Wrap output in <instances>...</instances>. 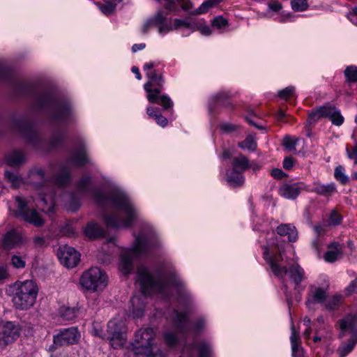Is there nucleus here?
Segmentation results:
<instances>
[{
    "label": "nucleus",
    "mask_w": 357,
    "mask_h": 357,
    "mask_svg": "<svg viewBox=\"0 0 357 357\" xmlns=\"http://www.w3.org/2000/svg\"><path fill=\"white\" fill-rule=\"evenodd\" d=\"M96 202L102 206H110L120 215H106L104 218L107 227L116 229H128L139 218V211L128 196L121 190L115 189L107 195L99 192H92Z\"/></svg>",
    "instance_id": "obj_1"
},
{
    "label": "nucleus",
    "mask_w": 357,
    "mask_h": 357,
    "mask_svg": "<svg viewBox=\"0 0 357 357\" xmlns=\"http://www.w3.org/2000/svg\"><path fill=\"white\" fill-rule=\"evenodd\" d=\"M137 275L143 296H135L130 300V310L134 318L143 317L145 309L143 299L146 295L158 292L167 297L169 294L174 290H182L183 286L181 282L169 283L161 278L155 279L144 266L138 267Z\"/></svg>",
    "instance_id": "obj_2"
},
{
    "label": "nucleus",
    "mask_w": 357,
    "mask_h": 357,
    "mask_svg": "<svg viewBox=\"0 0 357 357\" xmlns=\"http://www.w3.org/2000/svg\"><path fill=\"white\" fill-rule=\"evenodd\" d=\"M29 182L36 188H40L38 200L36 206L40 208L45 213H51L54 208V196L52 192V184L62 186L67 184L70 180V175L64 167H59V172L54 179L48 176L41 167H36L29 173Z\"/></svg>",
    "instance_id": "obj_3"
},
{
    "label": "nucleus",
    "mask_w": 357,
    "mask_h": 357,
    "mask_svg": "<svg viewBox=\"0 0 357 357\" xmlns=\"http://www.w3.org/2000/svg\"><path fill=\"white\" fill-rule=\"evenodd\" d=\"M158 245V242L155 234H151L149 236L143 233L139 234L135 238L132 248L122 252L119 263V271L125 275H129L133 268V259L146 255Z\"/></svg>",
    "instance_id": "obj_4"
},
{
    "label": "nucleus",
    "mask_w": 357,
    "mask_h": 357,
    "mask_svg": "<svg viewBox=\"0 0 357 357\" xmlns=\"http://www.w3.org/2000/svg\"><path fill=\"white\" fill-rule=\"evenodd\" d=\"M264 258L268 262L274 275L282 280L288 275L291 281L298 286L303 280L305 273L303 269L296 263L289 264L284 261V254L269 256L268 250L264 248Z\"/></svg>",
    "instance_id": "obj_5"
},
{
    "label": "nucleus",
    "mask_w": 357,
    "mask_h": 357,
    "mask_svg": "<svg viewBox=\"0 0 357 357\" xmlns=\"http://www.w3.org/2000/svg\"><path fill=\"white\" fill-rule=\"evenodd\" d=\"M12 302L15 307L20 310H26L35 303L38 288L33 280L16 282L10 286Z\"/></svg>",
    "instance_id": "obj_6"
},
{
    "label": "nucleus",
    "mask_w": 357,
    "mask_h": 357,
    "mask_svg": "<svg viewBox=\"0 0 357 357\" xmlns=\"http://www.w3.org/2000/svg\"><path fill=\"white\" fill-rule=\"evenodd\" d=\"M155 331L151 328H140L135 334L134 342L132 343L130 352L135 356L165 357V354L161 350L155 349Z\"/></svg>",
    "instance_id": "obj_7"
},
{
    "label": "nucleus",
    "mask_w": 357,
    "mask_h": 357,
    "mask_svg": "<svg viewBox=\"0 0 357 357\" xmlns=\"http://www.w3.org/2000/svg\"><path fill=\"white\" fill-rule=\"evenodd\" d=\"M172 322V331H167L164 333L166 344L169 346L174 345L178 340L180 335L186 334L190 329V323L186 312L174 310L170 316Z\"/></svg>",
    "instance_id": "obj_8"
},
{
    "label": "nucleus",
    "mask_w": 357,
    "mask_h": 357,
    "mask_svg": "<svg viewBox=\"0 0 357 357\" xmlns=\"http://www.w3.org/2000/svg\"><path fill=\"white\" fill-rule=\"evenodd\" d=\"M340 335L351 334V339L347 343L342 344L337 349L340 357H345L354 349L357 342V317L355 315H347L340 321Z\"/></svg>",
    "instance_id": "obj_9"
},
{
    "label": "nucleus",
    "mask_w": 357,
    "mask_h": 357,
    "mask_svg": "<svg viewBox=\"0 0 357 357\" xmlns=\"http://www.w3.org/2000/svg\"><path fill=\"white\" fill-rule=\"evenodd\" d=\"M79 282L86 290L101 291L107 284V276L100 268L92 267L83 273Z\"/></svg>",
    "instance_id": "obj_10"
},
{
    "label": "nucleus",
    "mask_w": 357,
    "mask_h": 357,
    "mask_svg": "<svg viewBox=\"0 0 357 357\" xmlns=\"http://www.w3.org/2000/svg\"><path fill=\"white\" fill-rule=\"evenodd\" d=\"M15 202L17 210L15 212L16 217L21 218L25 222L32 224L36 227L44 225V220L35 209L30 199H24L22 197H16Z\"/></svg>",
    "instance_id": "obj_11"
},
{
    "label": "nucleus",
    "mask_w": 357,
    "mask_h": 357,
    "mask_svg": "<svg viewBox=\"0 0 357 357\" xmlns=\"http://www.w3.org/2000/svg\"><path fill=\"white\" fill-rule=\"evenodd\" d=\"M321 118H328L336 126H342L344 121L340 110L329 103L320 106L312 112L309 114L308 122L312 124Z\"/></svg>",
    "instance_id": "obj_12"
},
{
    "label": "nucleus",
    "mask_w": 357,
    "mask_h": 357,
    "mask_svg": "<svg viewBox=\"0 0 357 357\" xmlns=\"http://www.w3.org/2000/svg\"><path fill=\"white\" fill-rule=\"evenodd\" d=\"M107 339L114 349L121 348L126 340V324L121 318H114L107 324Z\"/></svg>",
    "instance_id": "obj_13"
},
{
    "label": "nucleus",
    "mask_w": 357,
    "mask_h": 357,
    "mask_svg": "<svg viewBox=\"0 0 357 357\" xmlns=\"http://www.w3.org/2000/svg\"><path fill=\"white\" fill-rule=\"evenodd\" d=\"M0 82L7 83L15 89H26L31 86L29 80L13 74L10 69L0 61Z\"/></svg>",
    "instance_id": "obj_14"
},
{
    "label": "nucleus",
    "mask_w": 357,
    "mask_h": 357,
    "mask_svg": "<svg viewBox=\"0 0 357 357\" xmlns=\"http://www.w3.org/2000/svg\"><path fill=\"white\" fill-rule=\"evenodd\" d=\"M79 337L80 335L76 327L64 328L54 336L53 345L50 349H53L56 347L75 344L78 342Z\"/></svg>",
    "instance_id": "obj_15"
},
{
    "label": "nucleus",
    "mask_w": 357,
    "mask_h": 357,
    "mask_svg": "<svg viewBox=\"0 0 357 357\" xmlns=\"http://www.w3.org/2000/svg\"><path fill=\"white\" fill-rule=\"evenodd\" d=\"M20 328L12 321L0 323V347L13 342L20 335Z\"/></svg>",
    "instance_id": "obj_16"
},
{
    "label": "nucleus",
    "mask_w": 357,
    "mask_h": 357,
    "mask_svg": "<svg viewBox=\"0 0 357 357\" xmlns=\"http://www.w3.org/2000/svg\"><path fill=\"white\" fill-rule=\"evenodd\" d=\"M57 256L61 263L67 268L76 266L80 260V254L75 248L66 245L58 249Z\"/></svg>",
    "instance_id": "obj_17"
},
{
    "label": "nucleus",
    "mask_w": 357,
    "mask_h": 357,
    "mask_svg": "<svg viewBox=\"0 0 357 357\" xmlns=\"http://www.w3.org/2000/svg\"><path fill=\"white\" fill-rule=\"evenodd\" d=\"M196 351H198L199 357H211L213 354L211 344L206 341H202L197 346H185L181 357H192Z\"/></svg>",
    "instance_id": "obj_18"
},
{
    "label": "nucleus",
    "mask_w": 357,
    "mask_h": 357,
    "mask_svg": "<svg viewBox=\"0 0 357 357\" xmlns=\"http://www.w3.org/2000/svg\"><path fill=\"white\" fill-rule=\"evenodd\" d=\"M304 183H284L279 189V194L285 199H294L296 198L302 190L305 189Z\"/></svg>",
    "instance_id": "obj_19"
},
{
    "label": "nucleus",
    "mask_w": 357,
    "mask_h": 357,
    "mask_svg": "<svg viewBox=\"0 0 357 357\" xmlns=\"http://www.w3.org/2000/svg\"><path fill=\"white\" fill-rule=\"evenodd\" d=\"M153 67L154 63L153 62L146 63L144 66V70L149 78V81L144 85L145 89H148L149 87L162 86V77L153 70Z\"/></svg>",
    "instance_id": "obj_20"
},
{
    "label": "nucleus",
    "mask_w": 357,
    "mask_h": 357,
    "mask_svg": "<svg viewBox=\"0 0 357 357\" xmlns=\"http://www.w3.org/2000/svg\"><path fill=\"white\" fill-rule=\"evenodd\" d=\"M326 298V288L314 287L311 289L310 297L307 299V307L310 310H314V305L317 303H322Z\"/></svg>",
    "instance_id": "obj_21"
},
{
    "label": "nucleus",
    "mask_w": 357,
    "mask_h": 357,
    "mask_svg": "<svg viewBox=\"0 0 357 357\" xmlns=\"http://www.w3.org/2000/svg\"><path fill=\"white\" fill-rule=\"evenodd\" d=\"M147 98L153 103L160 104L165 109L170 108L172 106V102L167 96L160 94V91H148Z\"/></svg>",
    "instance_id": "obj_22"
},
{
    "label": "nucleus",
    "mask_w": 357,
    "mask_h": 357,
    "mask_svg": "<svg viewBox=\"0 0 357 357\" xmlns=\"http://www.w3.org/2000/svg\"><path fill=\"white\" fill-rule=\"evenodd\" d=\"M22 242L20 235L14 230L6 234L3 239V245L6 249H12L19 245Z\"/></svg>",
    "instance_id": "obj_23"
},
{
    "label": "nucleus",
    "mask_w": 357,
    "mask_h": 357,
    "mask_svg": "<svg viewBox=\"0 0 357 357\" xmlns=\"http://www.w3.org/2000/svg\"><path fill=\"white\" fill-rule=\"evenodd\" d=\"M276 231L280 236H287L289 241L291 242H295L297 240V231L292 225L282 224L277 227Z\"/></svg>",
    "instance_id": "obj_24"
},
{
    "label": "nucleus",
    "mask_w": 357,
    "mask_h": 357,
    "mask_svg": "<svg viewBox=\"0 0 357 357\" xmlns=\"http://www.w3.org/2000/svg\"><path fill=\"white\" fill-rule=\"evenodd\" d=\"M231 167L232 171L243 174L246 169L251 167V165L249 163V160L241 154L232 159Z\"/></svg>",
    "instance_id": "obj_25"
},
{
    "label": "nucleus",
    "mask_w": 357,
    "mask_h": 357,
    "mask_svg": "<svg viewBox=\"0 0 357 357\" xmlns=\"http://www.w3.org/2000/svg\"><path fill=\"white\" fill-rule=\"evenodd\" d=\"M70 162L76 166H84L90 163L85 149L82 148L74 151L71 155Z\"/></svg>",
    "instance_id": "obj_26"
},
{
    "label": "nucleus",
    "mask_w": 357,
    "mask_h": 357,
    "mask_svg": "<svg viewBox=\"0 0 357 357\" xmlns=\"http://www.w3.org/2000/svg\"><path fill=\"white\" fill-rule=\"evenodd\" d=\"M84 235L91 239H96L103 235V229L94 222H89L84 229Z\"/></svg>",
    "instance_id": "obj_27"
},
{
    "label": "nucleus",
    "mask_w": 357,
    "mask_h": 357,
    "mask_svg": "<svg viewBox=\"0 0 357 357\" xmlns=\"http://www.w3.org/2000/svg\"><path fill=\"white\" fill-rule=\"evenodd\" d=\"M329 250L324 255V259L327 262H333L342 256V250L340 248V244L337 243H333L328 246Z\"/></svg>",
    "instance_id": "obj_28"
},
{
    "label": "nucleus",
    "mask_w": 357,
    "mask_h": 357,
    "mask_svg": "<svg viewBox=\"0 0 357 357\" xmlns=\"http://www.w3.org/2000/svg\"><path fill=\"white\" fill-rule=\"evenodd\" d=\"M24 161V154L22 151H14L6 156V162L10 167L19 166Z\"/></svg>",
    "instance_id": "obj_29"
},
{
    "label": "nucleus",
    "mask_w": 357,
    "mask_h": 357,
    "mask_svg": "<svg viewBox=\"0 0 357 357\" xmlns=\"http://www.w3.org/2000/svg\"><path fill=\"white\" fill-rule=\"evenodd\" d=\"M313 191L324 197H330L336 192V186L334 183L324 184H317Z\"/></svg>",
    "instance_id": "obj_30"
},
{
    "label": "nucleus",
    "mask_w": 357,
    "mask_h": 357,
    "mask_svg": "<svg viewBox=\"0 0 357 357\" xmlns=\"http://www.w3.org/2000/svg\"><path fill=\"white\" fill-rule=\"evenodd\" d=\"M72 114V109L70 104L59 105L53 116L55 120H66Z\"/></svg>",
    "instance_id": "obj_31"
},
{
    "label": "nucleus",
    "mask_w": 357,
    "mask_h": 357,
    "mask_svg": "<svg viewBox=\"0 0 357 357\" xmlns=\"http://www.w3.org/2000/svg\"><path fill=\"white\" fill-rule=\"evenodd\" d=\"M163 20V15L162 11H158L155 15L147 20L142 27L143 33H147L151 28L156 26V23H161Z\"/></svg>",
    "instance_id": "obj_32"
},
{
    "label": "nucleus",
    "mask_w": 357,
    "mask_h": 357,
    "mask_svg": "<svg viewBox=\"0 0 357 357\" xmlns=\"http://www.w3.org/2000/svg\"><path fill=\"white\" fill-rule=\"evenodd\" d=\"M227 180L230 186L238 187L244 183V176L242 173L231 170L228 174Z\"/></svg>",
    "instance_id": "obj_33"
},
{
    "label": "nucleus",
    "mask_w": 357,
    "mask_h": 357,
    "mask_svg": "<svg viewBox=\"0 0 357 357\" xmlns=\"http://www.w3.org/2000/svg\"><path fill=\"white\" fill-rule=\"evenodd\" d=\"M59 314L63 320L72 321L77 315V310L75 307L62 306L59 309Z\"/></svg>",
    "instance_id": "obj_34"
},
{
    "label": "nucleus",
    "mask_w": 357,
    "mask_h": 357,
    "mask_svg": "<svg viewBox=\"0 0 357 357\" xmlns=\"http://www.w3.org/2000/svg\"><path fill=\"white\" fill-rule=\"evenodd\" d=\"M20 132L29 142L31 143L33 146H37V142L39 141L38 135L30 126H26Z\"/></svg>",
    "instance_id": "obj_35"
},
{
    "label": "nucleus",
    "mask_w": 357,
    "mask_h": 357,
    "mask_svg": "<svg viewBox=\"0 0 357 357\" xmlns=\"http://www.w3.org/2000/svg\"><path fill=\"white\" fill-rule=\"evenodd\" d=\"M93 3L98 7L100 12L105 15L113 13L116 9V4L109 0H105L103 3L95 1Z\"/></svg>",
    "instance_id": "obj_36"
},
{
    "label": "nucleus",
    "mask_w": 357,
    "mask_h": 357,
    "mask_svg": "<svg viewBox=\"0 0 357 357\" xmlns=\"http://www.w3.org/2000/svg\"><path fill=\"white\" fill-rule=\"evenodd\" d=\"M222 0H207L202 3V5L191 13L193 15H200L205 13L210 8L218 4Z\"/></svg>",
    "instance_id": "obj_37"
},
{
    "label": "nucleus",
    "mask_w": 357,
    "mask_h": 357,
    "mask_svg": "<svg viewBox=\"0 0 357 357\" xmlns=\"http://www.w3.org/2000/svg\"><path fill=\"white\" fill-rule=\"evenodd\" d=\"M199 31L202 35L209 36L211 34V29L201 20H193L192 31Z\"/></svg>",
    "instance_id": "obj_38"
},
{
    "label": "nucleus",
    "mask_w": 357,
    "mask_h": 357,
    "mask_svg": "<svg viewBox=\"0 0 357 357\" xmlns=\"http://www.w3.org/2000/svg\"><path fill=\"white\" fill-rule=\"evenodd\" d=\"M238 146L244 150L254 151L257 148V144L252 136H248L243 141L239 142Z\"/></svg>",
    "instance_id": "obj_39"
},
{
    "label": "nucleus",
    "mask_w": 357,
    "mask_h": 357,
    "mask_svg": "<svg viewBox=\"0 0 357 357\" xmlns=\"http://www.w3.org/2000/svg\"><path fill=\"white\" fill-rule=\"evenodd\" d=\"M6 178L15 188L19 187L23 183V180L16 174L10 172L8 170L5 172Z\"/></svg>",
    "instance_id": "obj_40"
},
{
    "label": "nucleus",
    "mask_w": 357,
    "mask_h": 357,
    "mask_svg": "<svg viewBox=\"0 0 357 357\" xmlns=\"http://www.w3.org/2000/svg\"><path fill=\"white\" fill-rule=\"evenodd\" d=\"M334 176L342 184L347 183L349 181V177L344 174V168L341 165L335 167Z\"/></svg>",
    "instance_id": "obj_41"
},
{
    "label": "nucleus",
    "mask_w": 357,
    "mask_h": 357,
    "mask_svg": "<svg viewBox=\"0 0 357 357\" xmlns=\"http://www.w3.org/2000/svg\"><path fill=\"white\" fill-rule=\"evenodd\" d=\"M342 301L341 295H335L330 298L325 305L326 308L329 310H335Z\"/></svg>",
    "instance_id": "obj_42"
},
{
    "label": "nucleus",
    "mask_w": 357,
    "mask_h": 357,
    "mask_svg": "<svg viewBox=\"0 0 357 357\" xmlns=\"http://www.w3.org/2000/svg\"><path fill=\"white\" fill-rule=\"evenodd\" d=\"M344 75L348 82H355L357 81V66H348L344 70Z\"/></svg>",
    "instance_id": "obj_43"
},
{
    "label": "nucleus",
    "mask_w": 357,
    "mask_h": 357,
    "mask_svg": "<svg viewBox=\"0 0 357 357\" xmlns=\"http://www.w3.org/2000/svg\"><path fill=\"white\" fill-rule=\"evenodd\" d=\"M91 178L84 177L77 183V190L81 193L90 192Z\"/></svg>",
    "instance_id": "obj_44"
},
{
    "label": "nucleus",
    "mask_w": 357,
    "mask_h": 357,
    "mask_svg": "<svg viewBox=\"0 0 357 357\" xmlns=\"http://www.w3.org/2000/svg\"><path fill=\"white\" fill-rule=\"evenodd\" d=\"M291 6L292 9L296 12L304 11L308 7L307 0H292Z\"/></svg>",
    "instance_id": "obj_45"
},
{
    "label": "nucleus",
    "mask_w": 357,
    "mask_h": 357,
    "mask_svg": "<svg viewBox=\"0 0 357 357\" xmlns=\"http://www.w3.org/2000/svg\"><path fill=\"white\" fill-rule=\"evenodd\" d=\"M174 29H187L192 31L193 26V20L187 21L183 20L175 19L174 21Z\"/></svg>",
    "instance_id": "obj_46"
},
{
    "label": "nucleus",
    "mask_w": 357,
    "mask_h": 357,
    "mask_svg": "<svg viewBox=\"0 0 357 357\" xmlns=\"http://www.w3.org/2000/svg\"><path fill=\"white\" fill-rule=\"evenodd\" d=\"M158 26V32L160 34L164 35L174 29V26L171 22H165V17L163 15V20L161 23H156Z\"/></svg>",
    "instance_id": "obj_47"
},
{
    "label": "nucleus",
    "mask_w": 357,
    "mask_h": 357,
    "mask_svg": "<svg viewBox=\"0 0 357 357\" xmlns=\"http://www.w3.org/2000/svg\"><path fill=\"white\" fill-rule=\"evenodd\" d=\"M298 139L291 138L286 136L283 139V145L290 151H296V145L297 144Z\"/></svg>",
    "instance_id": "obj_48"
},
{
    "label": "nucleus",
    "mask_w": 357,
    "mask_h": 357,
    "mask_svg": "<svg viewBox=\"0 0 357 357\" xmlns=\"http://www.w3.org/2000/svg\"><path fill=\"white\" fill-rule=\"evenodd\" d=\"M12 265L16 268H23L26 266V261L23 258L17 255H14L11 257Z\"/></svg>",
    "instance_id": "obj_49"
},
{
    "label": "nucleus",
    "mask_w": 357,
    "mask_h": 357,
    "mask_svg": "<svg viewBox=\"0 0 357 357\" xmlns=\"http://www.w3.org/2000/svg\"><path fill=\"white\" fill-rule=\"evenodd\" d=\"M220 128L224 133L229 134L237 131L239 127L230 123H223L220 125Z\"/></svg>",
    "instance_id": "obj_50"
},
{
    "label": "nucleus",
    "mask_w": 357,
    "mask_h": 357,
    "mask_svg": "<svg viewBox=\"0 0 357 357\" xmlns=\"http://www.w3.org/2000/svg\"><path fill=\"white\" fill-rule=\"evenodd\" d=\"M227 20L222 16L213 19L212 25L218 29H222L227 26Z\"/></svg>",
    "instance_id": "obj_51"
},
{
    "label": "nucleus",
    "mask_w": 357,
    "mask_h": 357,
    "mask_svg": "<svg viewBox=\"0 0 357 357\" xmlns=\"http://www.w3.org/2000/svg\"><path fill=\"white\" fill-rule=\"evenodd\" d=\"M342 216L337 211L333 210L330 215V224L333 225H337L340 224Z\"/></svg>",
    "instance_id": "obj_52"
},
{
    "label": "nucleus",
    "mask_w": 357,
    "mask_h": 357,
    "mask_svg": "<svg viewBox=\"0 0 357 357\" xmlns=\"http://www.w3.org/2000/svg\"><path fill=\"white\" fill-rule=\"evenodd\" d=\"M291 334L290 336L291 345L295 347L296 343H299V336L298 332L296 331L295 326L294 324L291 325Z\"/></svg>",
    "instance_id": "obj_53"
},
{
    "label": "nucleus",
    "mask_w": 357,
    "mask_h": 357,
    "mask_svg": "<svg viewBox=\"0 0 357 357\" xmlns=\"http://www.w3.org/2000/svg\"><path fill=\"white\" fill-rule=\"evenodd\" d=\"M347 17L353 24L357 26V7L347 14Z\"/></svg>",
    "instance_id": "obj_54"
},
{
    "label": "nucleus",
    "mask_w": 357,
    "mask_h": 357,
    "mask_svg": "<svg viewBox=\"0 0 357 357\" xmlns=\"http://www.w3.org/2000/svg\"><path fill=\"white\" fill-rule=\"evenodd\" d=\"M154 115L155 116V119L159 126L162 127H165L167 125V119L165 116H163L160 113Z\"/></svg>",
    "instance_id": "obj_55"
},
{
    "label": "nucleus",
    "mask_w": 357,
    "mask_h": 357,
    "mask_svg": "<svg viewBox=\"0 0 357 357\" xmlns=\"http://www.w3.org/2000/svg\"><path fill=\"white\" fill-rule=\"evenodd\" d=\"M205 327V321L203 318H199L195 324L194 331L199 333Z\"/></svg>",
    "instance_id": "obj_56"
},
{
    "label": "nucleus",
    "mask_w": 357,
    "mask_h": 357,
    "mask_svg": "<svg viewBox=\"0 0 357 357\" xmlns=\"http://www.w3.org/2000/svg\"><path fill=\"white\" fill-rule=\"evenodd\" d=\"M294 160L292 157L285 158L283 160V167L287 170H290L294 165Z\"/></svg>",
    "instance_id": "obj_57"
},
{
    "label": "nucleus",
    "mask_w": 357,
    "mask_h": 357,
    "mask_svg": "<svg viewBox=\"0 0 357 357\" xmlns=\"http://www.w3.org/2000/svg\"><path fill=\"white\" fill-rule=\"evenodd\" d=\"M292 356L294 357H300L303 356V349L299 346V343H296V346H291Z\"/></svg>",
    "instance_id": "obj_58"
},
{
    "label": "nucleus",
    "mask_w": 357,
    "mask_h": 357,
    "mask_svg": "<svg viewBox=\"0 0 357 357\" xmlns=\"http://www.w3.org/2000/svg\"><path fill=\"white\" fill-rule=\"evenodd\" d=\"M176 4H180L182 9L187 11H189L192 6V3L189 0H180Z\"/></svg>",
    "instance_id": "obj_59"
},
{
    "label": "nucleus",
    "mask_w": 357,
    "mask_h": 357,
    "mask_svg": "<svg viewBox=\"0 0 357 357\" xmlns=\"http://www.w3.org/2000/svg\"><path fill=\"white\" fill-rule=\"evenodd\" d=\"M271 176L276 179H281L284 176H286V174L282 172V169L276 168L272 170Z\"/></svg>",
    "instance_id": "obj_60"
},
{
    "label": "nucleus",
    "mask_w": 357,
    "mask_h": 357,
    "mask_svg": "<svg viewBox=\"0 0 357 357\" xmlns=\"http://www.w3.org/2000/svg\"><path fill=\"white\" fill-rule=\"evenodd\" d=\"M278 97L283 100H287L293 96V91H280Z\"/></svg>",
    "instance_id": "obj_61"
},
{
    "label": "nucleus",
    "mask_w": 357,
    "mask_h": 357,
    "mask_svg": "<svg viewBox=\"0 0 357 357\" xmlns=\"http://www.w3.org/2000/svg\"><path fill=\"white\" fill-rule=\"evenodd\" d=\"M268 8L273 11H279L282 8V5L278 1H271L268 4Z\"/></svg>",
    "instance_id": "obj_62"
},
{
    "label": "nucleus",
    "mask_w": 357,
    "mask_h": 357,
    "mask_svg": "<svg viewBox=\"0 0 357 357\" xmlns=\"http://www.w3.org/2000/svg\"><path fill=\"white\" fill-rule=\"evenodd\" d=\"M357 290V276L355 280L351 282L347 288V291H349V294L355 292Z\"/></svg>",
    "instance_id": "obj_63"
},
{
    "label": "nucleus",
    "mask_w": 357,
    "mask_h": 357,
    "mask_svg": "<svg viewBox=\"0 0 357 357\" xmlns=\"http://www.w3.org/2000/svg\"><path fill=\"white\" fill-rule=\"evenodd\" d=\"M147 114L151 117L155 119V116L154 114H159L158 109L156 107H148L146 109Z\"/></svg>",
    "instance_id": "obj_64"
}]
</instances>
